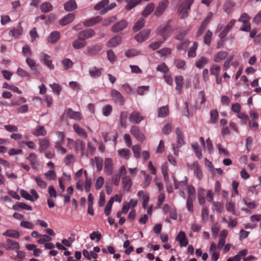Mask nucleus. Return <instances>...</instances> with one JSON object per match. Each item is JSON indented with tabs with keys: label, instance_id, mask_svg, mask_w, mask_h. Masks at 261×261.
<instances>
[{
	"label": "nucleus",
	"instance_id": "nucleus-52",
	"mask_svg": "<svg viewBox=\"0 0 261 261\" xmlns=\"http://www.w3.org/2000/svg\"><path fill=\"white\" fill-rule=\"evenodd\" d=\"M117 20L116 16H113L111 17L105 19L102 22V25L103 26H109L111 23L115 22Z\"/></svg>",
	"mask_w": 261,
	"mask_h": 261
},
{
	"label": "nucleus",
	"instance_id": "nucleus-21",
	"mask_svg": "<svg viewBox=\"0 0 261 261\" xmlns=\"http://www.w3.org/2000/svg\"><path fill=\"white\" fill-rule=\"evenodd\" d=\"M64 7L66 11H72L76 9L77 4L75 1L70 0L64 4Z\"/></svg>",
	"mask_w": 261,
	"mask_h": 261
},
{
	"label": "nucleus",
	"instance_id": "nucleus-32",
	"mask_svg": "<svg viewBox=\"0 0 261 261\" xmlns=\"http://www.w3.org/2000/svg\"><path fill=\"white\" fill-rule=\"evenodd\" d=\"M155 6L153 3H150L147 5L145 9L142 13L144 17H146L149 15L154 9Z\"/></svg>",
	"mask_w": 261,
	"mask_h": 261
},
{
	"label": "nucleus",
	"instance_id": "nucleus-59",
	"mask_svg": "<svg viewBox=\"0 0 261 261\" xmlns=\"http://www.w3.org/2000/svg\"><path fill=\"white\" fill-rule=\"evenodd\" d=\"M127 118V113L126 112H121L120 116L121 125L123 127L126 126V119Z\"/></svg>",
	"mask_w": 261,
	"mask_h": 261
},
{
	"label": "nucleus",
	"instance_id": "nucleus-62",
	"mask_svg": "<svg viewBox=\"0 0 261 261\" xmlns=\"http://www.w3.org/2000/svg\"><path fill=\"white\" fill-rule=\"evenodd\" d=\"M90 238L91 240L96 239L97 241L99 242L101 240L102 236L99 231H93L90 234Z\"/></svg>",
	"mask_w": 261,
	"mask_h": 261
},
{
	"label": "nucleus",
	"instance_id": "nucleus-3",
	"mask_svg": "<svg viewBox=\"0 0 261 261\" xmlns=\"http://www.w3.org/2000/svg\"><path fill=\"white\" fill-rule=\"evenodd\" d=\"M130 132L131 134L139 141L142 142L144 139L145 136L143 133L141 132L138 127L137 126H132Z\"/></svg>",
	"mask_w": 261,
	"mask_h": 261
},
{
	"label": "nucleus",
	"instance_id": "nucleus-33",
	"mask_svg": "<svg viewBox=\"0 0 261 261\" xmlns=\"http://www.w3.org/2000/svg\"><path fill=\"white\" fill-rule=\"evenodd\" d=\"M169 111L167 106H163L158 109V116L159 117H165L169 115Z\"/></svg>",
	"mask_w": 261,
	"mask_h": 261
},
{
	"label": "nucleus",
	"instance_id": "nucleus-24",
	"mask_svg": "<svg viewBox=\"0 0 261 261\" xmlns=\"http://www.w3.org/2000/svg\"><path fill=\"white\" fill-rule=\"evenodd\" d=\"M175 133L177 135V147H180L184 144L183 135L181 130L179 128H176Z\"/></svg>",
	"mask_w": 261,
	"mask_h": 261
},
{
	"label": "nucleus",
	"instance_id": "nucleus-30",
	"mask_svg": "<svg viewBox=\"0 0 261 261\" xmlns=\"http://www.w3.org/2000/svg\"><path fill=\"white\" fill-rule=\"evenodd\" d=\"M3 235L6 237L18 239L20 237L19 232L14 229H9L3 233Z\"/></svg>",
	"mask_w": 261,
	"mask_h": 261
},
{
	"label": "nucleus",
	"instance_id": "nucleus-1",
	"mask_svg": "<svg viewBox=\"0 0 261 261\" xmlns=\"http://www.w3.org/2000/svg\"><path fill=\"white\" fill-rule=\"evenodd\" d=\"M193 2L194 0H185L182 3L178 10V13L181 15V18L184 19L188 17V11Z\"/></svg>",
	"mask_w": 261,
	"mask_h": 261
},
{
	"label": "nucleus",
	"instance_id": "nucleus-57",
	"mask_svg": "<svg viewBox=\"0 0 261 261\" xmlns=\"http://www.w3.org/2000/svg\"><path fill=\"white\" fill-rule=\"evenodd\" d=\"M218 113L217 110L214 109L211 111V120L212 123H215L218 121Z\"/></svg>",
	"mask_w": 261,
	"mask_h": 261
},
{
	"label": "nucleus",
	"instance_id": "nucleus-53",
	"mask_svg": "<svg viewBox=\"0 0 261 261\" xmlns=\"http://www.w3.org/2000/svg\"><path fill=\"white\" fill-rule=\"evenodd\" d=\"M20 194L21 196L27 200H30L32 202L35 201V199L32 196H31L29 193L23 190H21Z\"/></svg>",
	"mask_w": 261,
	"mask_h": 261
},
{
	"label": "nucleus",
	"instance_id": "nucleus-25",
	"mask_svg": "<svg viewBox=\"0 0 261 261\" xmlns=\"http://www.w3.org/2000/svg\"><path fill=\"white\" fill-rule=\"evenodd\" d=\"M39 150L42 152L43 150L46 149L50 146V142L46 138L40 139L39 141Z\"/></svg>",
	"mask_w": 261,
	"mask_h": 261
},
{
	"label": "nucleus",
	"instance_id": "nucleus-55",
	"mask_svg": "<svg viewBox=\"0 0 261 261\" xmlns=\"http://www.w3.org/2000/svg\"><path fill=\"white\" fill-rule=\"evenodd\" d=\"M220 71V67L217 65H213L212 66L210 69V73L212 75H214L215 76L219 75V73Z\"/></svg>",
	"mask_w": 261,
	"mask_h": 261
},
{
	"label": "nucleus",
	"instance_id": "nucleus-23",
	"mask_svg": "<svg viewBox=\"0 0 261 261\" xmlns=\"http://www.w3.org/2000/svg\"><path fill=\"white\" fill-rule=\"evenodd\" d=\"M74 18V15L73 13H69L61 19L60 23L62 25H65L72 22Z\"/></svg>",
	"mask_w": 261,
	"mask_h": 261
},
{
	"label": "nucleus",
	"instance_id": "nucleus-31",
	"mask_svg": "<svg viewBox=\"0 0 261 261\" xmlns=\"http://www.w3.org/2000/svg\"><path fill=\"white\" fill-rule=\"evenodd\" d=\"M175 81L176 85V89L180 93L184 85V79L182 76L178 75L175 76Z\"/></svg>",
	"mask_w": 261,
	"mask_h": 261
},
{
	"label": "nucleus",
	"instance_id": "nucleus-34",
	"mask_svg": "<svg viewBox=\"0 0 261 261\" xmlns=\"http://www.w3.org/2000/svg\"><path fill=\"white\" fill-rule=\"evenodd\" d=\"M228 56V53L225 51H221L217 54L214 58V61L216 62H220L222 60L225 59Z\"/></svg>",
	"mask_w": 261,
	"mask_h": 261
},
{
	"label": "nucleus",
	"instance_id": "nucleus-15",
	"mask_svg": "<svg viewBox=\"0 0 261 261\" xmlns=\"http://www.w3.org/2000/svg\"><path fill=\"white\" fill-rule=\"evenodd\" d=\"M40 58L49 68L50 69L54 68V65L52 64V61L50 59V56L44 53H41L40 54Z\"/></svg>",
	"mask_w": 261,
	"mask_h": 261
},
{
	"label": "nucleus",
	"instance_id": "nucleus-6",
	"mask_svg": "<svg viewBox=\"0 0 261 261\" xmlns=\"http://www.w3.org/2000/svg\"><path fill=\"white\" fill-rule=\"evenodd\" d=\"M144 119V116L137 111H133L129 116L130 122L136 124L139 123Z\"/></svg>",
	"mask_w": 261,
	"mask_h": 261
},
{
	"label": "nucleus",
	"instance_id": "nucleus-35",
	"mask_svg": "<svg viewBox=\"0 0 261 261\" xmlns=\"http://www.w3.org/2000/svg\"><path fill=\"white\" fill-rule=\"evenodd\" d=\"M198 47V43L196 42L193 43V45L189 48L188 53L189 57L194 58L196 56V50Z\"/></svg>",
	"mask_w": 261,
	"mask_h": 261
},
{
	"label": "nucleus",
	"instance_id": "nucleus-43",
	"mask_svg": "<svg viewBox=\"0 0 261 261\" xmlns=\"http://www.w3.org/2000/svg\"><path fill=\"white\" fill-rule=\"evenodd\" d=\"M192 148L195 152L196 156L199 159H201L202 157L201 149L199 148L198 143L196 142L192 144Z\"/></svg>",
	"mask_w": 261,
	"mask_h": 261
},
{
	"label": "nucleus",
	"instance_id": "nucleus-64",
	"mask_svg": "<svg viewBox=\"0 0 261 261\" xmlns=\"http://www.w3.org/2000/svg\"><path fill=\"white\" fill-rule=\"evenodd\" d=\"M104 184V178L102 176H99L96 180L95 187L96 190H99Z\"/></svg>",
	"mask_w": 261,
	"mask_h": 261
},
{
	"label": "nucleus",
	"instance_id": "nucleus-19",
	"mask_svg": "<svg viewBox=\"0 0 261 261\" xmlns=\"http://www.w3.org/2000/svg\"><path fill=\"white\" fill-rule=\"evenodd\" d=\"M66 114L70 119L75 120H81L82 119L81 114L79 112H74L71 108H69L66 112Z\"/></svg>",
	"mask_w": 261,
	"mask_h": 261
},
{
	"label": "nucleus",
	"instance_id": "nucleus-17",
	"mask_svg": "<svg viewBox=\"0 0 261 261\" xmlns=\"http://www.w3.org/2000/svg\"><path fill=\"white\" fill-rule=\"evenodd\" d=\"M121 37L119 36H116L110 39L107 43V45L109 47H114L119 45L121 41Z\"/></svg>",
	"mask_w": 261,
	"mask_h": 261
},
{
	"label": "nucleus",
	"instance_id": "nucleus-56",
	"mask_svg": "<svg viewBox=\"0 0 261 261\" xmlns=\"http://www.w3.org/2000/svg\"><path fill=\"white\" fill-rule=\"evenodd\" d=\"M226 209L227 211L232 213L233 215H236L235 212V205L233 203L227 201L226 203Z\"/></svg>",
	"mask_w": 261,
	"mask_h": 261
},
{
	"label": "nucleus",
	"instance_id": "nucleus-27",
	"mask_svg": "<svg viewBox=\"0 0 261 261\" xmlns=\"http://www.w3.org/2000/svg\"><path fill=\"white\" fill-rule=\"evenodd\" d=\"M13 208L15 211H20V210L22 209L29 211L32 210V207L31 206L23 202H18L13 205Z\"/></svg>",
	"mask_w": 261,
	"mask_h": 261
},
{
	"label": "nucleus",
	"instance_id": "nucleus-47",
	"mask_svg": "<svg viewBox=\"0 0 261 261\" xmlns=\"http://www.w3.org/2000/svg\"><path fill=\"white\" fill-rule=\"evenodd\" d=\"M113 202L114 198H111L105 207V214L107 216H109L111 213V207L113 203Z\"/></svg>",
	"mask_w": 261,
	"mask_h": 261
},
{
	"label": "nucleus",
	"instance_id": "nucleus-51",
	"mask_svg": "<svg viewBox=\"0 0 261 261\" xmlns=\"http://www.w3.org/2000/svg\"><path fill=\"white\" fill-rule=\"evenodd\" d=\"M132 148L134 154V156L137 159L140 158L141 152L140 146L138 145H135L132 146Z\"/></svg>",
	"mask_w": 261,
	"mask_h": 261
},
{
	"label": "nucleus",
	"instance_id": "nucleus-2",
	"mask_svg": "<svg viewBox=\"0 0 261 261\" xmlns=\"http://www.w3.org/2000/svg\"><path fill=\"white\" fill-rule=\"evenodd\" d=\"M168 4V0H162L155 10L154 15L156 16H160L164 12Z\"/></svg>",
	"mask_w": 261,
	"mask_h": 261
},
{
	"label": "nucleus",
	"instance_id": "nucleus-60",
	"mask_svg": "<svg viewBox=\"0 0 261 261\" xmlns=\"http://www.w3.org/2000/svg\"><path fill=\"white\" fill-rule=\"evenodd\" d=\"M62 63L63 65L64 68L65 70H67L73 66V62L69 59H65L62 60Z\"/></svg>",
	"mask_w": 261,
	"mask_h": 261
},
{
	"label": "nucleus",
	"instance_id": "nucleus-40",
	"mask_svg": "<svg viewBox=\"0 0 261 261\" xmlns=\"http://www.w3.org/2000/svg\"><path fill=\"white\" fill-rule=\"evenodd\" d=\"M34 135L36 136H44L46 135V130L43 126H38L34 132Z\"/></svg>",
	"mask_w": 261,
	"mask_h": 261
},
{
	"label": "nucleus",
	"instance_id": "nucleus-18",
	"mask_svg": "<svg viewBox=\"0 0 261 261\" xmlns=\"http://www.w3.org/2000/svg\"><path fill=\"white\" fill-rule=\"evenodd\" d=\"M37 156L35 153H31L28 157V160L29 161L33 169H37L39 166V162L37 160Z\"/></svg>",
	"mask_w": 261,
	"mask_h": 261
},
{
	"label": "nucleus",
	"instance_id": "nucleus-61",
	"mask_svg": "<svg viewBox=\"0 0 261 261\" xmlns=\"http://www.w3.org/2000/svg\"><path fill=\"white\" fill-rule=\"evenodd\" d=\"M45 177L48 180H55L56 178L57 175L54 170H49L44 174Z\"/></svg>",
	"mask_w": 261,
	"mask_h": 261
},
{
	"label": "nucleus",
	"instance_id": "nucleus-41",
	"mask_svg": "<svg viewBox=\"0 0 261 261\" xmlns=\"http://www.w3.org/2000/svg\"><path fill=\"white\" fill-rule=\"evenodd\" d=\"M40 9L42 12L47 13L52 10L53 6L50 3L45 2L41 5Z\"/></svg>",
	"mask_w": 261,
	"mask_h": 261
},
{
	"label": "nucleus",
	"instance_id": "nucleus-20",
	"mask_svg": "<svg viewBox=\"0 0 261 261\" xmlns=\"http://www.w3.org/2000/svg\"><path fill=\"white\" fill-rule=\"evenodd\" d=\"M102 18L99 16H97L91 18L89 19L86 20L84 22V25L85 27H91L100 22Z\"/></svg>",
	"mask_w": 261,
	"mask_h": 261
},
{
	"label": "nucleus",
	"instance_id": "nucleus-36",
	"mask_svg": "<svg viewBox=\"0 0 261 261\" xmlns=\"http://www.w3.org/2000/svg\"><path fill=\"white\" fill-rule=\"evenodd\" d=\"M74 131L80 136L86 138L87 134L86 131L77 124H74L73 126Z\"/></svg>",
	"mask_w": 261,
	"mask_h": 261
},
{
	"label": "nucleus",
	"instance_id": "nucleus-14",
	"mask_svg": "<svg viewBox=\"0 0 261 261\" xmlns=\"http://www.w3.org/2000/svg\"><path fill=\"white\" fill-rule=\"evenodd\" d=\"M113 161L110 158H106L105 160L104 171L108 175H111L113 172Z\"/></svg>",
	"mask_w": 261,
	"mask_h": 261
},
{
	"label": "nucleus",
	"instance_id": "nucleus-46",
	"mask_svg": "<svg viewBox=\"0 0 261 261\" xmlns=\"http://www.w3.org/2000/svg\"><path fill=\"white\" fill-rule=\"evenodd\" d=\"M22 28L20 25H19V28L17 29H14L10 31L9 34L10 35L14 37H17L18 36L21 35L22 34Z\"/></svg>",
	"mask_w": 261,
	"mask_h": 261
},
{
	"label": "nucleus",
	"instance_id": "nucleus-42",
	"mask_svg": "<svg viewBox=\"0 0 261 261\" xmlns=\"http://www.w3.org/2000/svg\"><path fill=\"white\" fill-rule=\"evenodd\" d=\"M145 24V21L143 18H140L138 19L137 22L135 23L133 27V30L134 31H138L141 29Z\"/></svg>",
	"mask_w": 261,
	"mask_h": 261
},
{
	"label": "nucleus",
	"instance_id": "nucleus-50",
	"mask_svg": "<svg viewBox=\"0 0 261 261\" xmlns=\"http://www.w3.org/2000/svg\"><path fill=\"white\" fill-rule=\"evenodd\" d=\"M188 197V198L190 197L192 199H195L196 198V191L194 187L191 185H189L187 186Z\"/></svg>",
	"mask_w": 261,
	"mask_h": 261
},
{
	"label": "nucleus",
	"instance_id": "nucleus-45",
	"mask_svg": "<svg viewBox=\"0 0 261 261\" xmlns=\"http://www.w3.org/2000/svg\"><path fill=\"white\" fill-rule=\"evenodd\" d=\"M86 45V42L83 40H80L79 38L74 40L72 43L73 47L75 49L82 48Z\"/></svg>",
	"mask_w": 261,
	"mask_h": 261
},
{
	"label": "nucleus",
	"instance_id": "nucleus-22",
	"mask_svg": "<svg viewBox=\"0 0 261 261\" xmlns=\"http://www.w3.org/2000/svg\"><path fill=\"white\" fill-rule=\"evenodd\" d=\"M208 58L202 56L195 62V66L199 69H201L208 63Z\"/></svg>",
	"mask_w": 261,
	"mask_h": 261
},
{
	"label": "nucleus",
	"instance_id": "nucleus-16",
	"mask_svg": "<svg viewBox=\"0 0 261 261\" xmlns=\"http://www.w3.org/2000/svg\"><path fill=\"white\" fill-rule=\"evenodd\" d=\"M122 184L124 190L128 192L132 185V181L128 176L122 177Z\"/></svg>",
	"mask_w": 261,
	"mask_h": 261
},
{
	"label": "nucleus",
	"instance_id": "nucleus-58",
	"mask_svg": "<svg viewBox=\"0 0 261 261\" xmlns=\"http://www.w3.org/2000/svg\"><path fill=\"white\" fill-rule=\"evenodd\" d=\"M51 238L47 234L41 235L40 239L37 241L39 244H43L46 242H49L51 240Z\"/></svg>",
	"mask_w": 261,
	"mask_h": 261
},
{
	"label": "nucleus",
	"instance_id": "nucleus-13",
	"mask_svg": "<svg viewBox=\"0 0 261 261\" xmlns=\"http://www.w3.org/2000/svg\"><path fill=\"white\" fill-rule=\"evenodd\" d=\"M111 94L113 99L120 105H123L124 100L121 94L117 90L113 89L111 91Z\"/></svg>",
	"mask_w": 261,
	"mask_h": 261
},
{
	"label": "nucleus",
	"instance_id": "nucleus-10",
	"mask_svg": "<svg viewBox=\"0 0 261 261\" xmlns=\"http://www.w3.org/2000/svg\"><path fill=\"white\" fill-rule=\"evenodd\" d=\"M176 240L179 243L180 247H186L188 244V241L184 231H180L176 237Z\"/></svg>",
	"mask_w": 261,
	"mask_h": 261
},
{
	"label": "nucleus",
	"instance_id": "nucleus-39",
	"mask_svg": "<svg viewBox=\"0 0 261 261\" xmlns=\"http://www.w3.org/2000/svg\"><path fill=\"white\" fill-rule=\"evenodd\" d=\"M102 70V68H98L96 67H94L89 69V73L90 75L93 77L99 76Z\"/></svg>",
	"mask_w": 261,
	"mask_h": 261
},
{
	"label": "nucleus",
	"instance_id": "nucleus-49",
	"mask_svg": "<svg viewBox=\"0 0 261 261\" xmlns=\"http://www.w3.org/2000/svg\"><path fill=\"white\" fill-rule=\"evenodd\" d=\"M109 3V0H102L94 6V9L99 10L102 8H106Z\"/></svg>",
	"mask_w": 261,
	"mask_h": 261
},
{
	"label": "nucleus",
	"instance_id": "nucleus-29",
	"mask_svg": "<svg viewBox=\"0 0 261 261\" xmlns=\"http://www.w3.org/2000/svg\"><path fill=\"white\" fill-rule=\"evenodd\" d=\"M26 62H27L28 65L30 66V67L32 69V70L34 72V73L36 74H39V71L38 70V69L37 68V65H36V63L34 60H33L31 58H28L26 59Z\"/></svg>",
	"mask_w": 261,
	"mask_h": 261
},
{
	"label": "nucleus",
	"instance_id": "nucleus-44",
	"mask_svg": "<svg viewBox=\"0 0 261 261\" xmlns=\"http://www.w3.org/2000/svg\"><path fill=\"white\" fill-rule=\"evenodd\" d=\"M118 154L121 158L128 160L129 158L130 152L127 149H121L118 151Z\"/></svg>",
	"mask_w": 261,
	"mask_h": 261
},
{
	"label": "nucleus",
	"instance_id": "nucleus-4",
	"mask_svg": "<svg viewBox=\"0 0 261 261\" xmlns=\"http://www.w3.org/2000/svg\"><path fill=\"white\" fill-rule=\"evenodd\" d=\"M95 32L92 29H86L84 31L80 32L77 37L81 40H85L95 35Z\"/></svg>",
	"mask_w": 261,
	"mask_h": 261
},
{
	"label": "nucleus",
	"instance_id": "nucleus-38",
	"mask_svg": "<svg viewBox=\"0 0 261 261\" xmlns=\"http://www.w3.org/2000/svg\"><path fill=\"white\" fill-rule=\"evenodd\" d=\"M34 180L36 182L37 186L41 189H45L47 186L46 182L43 180L39 176H35Z\"/></svg>",
	"mask_w": 261,
	"mask_h": 261
},
{
	"label": "nucleus",
	"instance_id": "nucleus-5",
	"mask_svg": "<svg viewBox=\"0 0 261 261\" xmlns=\"http://www.w3.org/2000/svg\"><path fill=\"white\" fill-rule=\"evenodd\" d=\"M127 25V22L125 19H122L115 23L111 28V30L114 33L122 31Z\"/></svg>",
	"mask_w": 261,
	"mask_h": 261
},
{
	"label": "nucleus",
	"instance_id": "nucleus-37",
	"mask_svg": "<svg viewBox=\"0 0 261 261\" xmlns=\"http://www.w3.org/2000/svg\"><path fill=\"white\" fill-rule=\"evenodd\" d=\"M142 0H126L127 5L125 6L127 10H130L141 2Z\"/></svg>",
	"mask_w": 261,
	"mask_h": 261
},
{
	"label": "nucleus",
	"instance_id": "nucleus-7",
	"mask_svg": "<svg viewBox=\"0 0 261 261\" xmlns=\"http://www.w3.org/2000/svg\"><path fill=\"white\" fill-rule=\"evenodd\" d=\"M170 25L168 22L160 25L158 28V34L161 35L164 40H166L169 36L167 32L170 29Z\"/></svg>",
	"mask_w": 261,
	"mask_h": 261
},
{
	"label": "nucleus",
	"instance_id": "nucleus-9",
	"mask_svg": "<svg viewBox=\"0 0 261 261\" xmlns=\"http://www.w3.org/2000/svg\"><path fill=\"white\" fill-rule=\"evenodd\" d=\"M4 246L8 250L18 249L20 248L19 244L17 242L10 239H7L6 243Z\"/></svg>",
	"mask_w": 261,
	"mask_h": 261
},
{
	"label": "nucleus",
	"instance_id": "nucleus-48",
	"mask_svg": "<svg viewBox=\"0 0 261 261\" xmlns=\"http://www.w3.org/2000/svg\"><path fill=\"white\" fill-rule=\"evenodd\" d=\"M213 33L212 32L208 30L205 35L204 36V43L207 45H210L211 42V39L212 37Z\"/></svg>",
	"mask_w": 261,
	"mask_h": 261
},
{
	"label": "nucleus",
	"instance_id": "nucleus-26",
	"mask_svg": "<svg viewBox=\"0 0 261 261\" xmlns=\"http://www.w3.org/2000/svg\"><path fill=\"white\" fill-rule=\"evenodd\" d=\"M85 143L80 139L76 140L75 142V149L76 152L80 151L81 155H84V150L85 149Z\"/></svg>",
	"mask_w": 261,
	"mask_h": 261
},
{
	"label": "nucleus",
	"instance_id": "nucleus-54",
	"mask_svg": "<svg viewBox=\"0 0 261 261\" xmlns=\"http://www.w3.org/2000/svg\"><path fill=\"white\" fill-rule=\"evenodd\" d=\"M174 64L177 68L185 69L186 62L184 60L181 59H176L174 61Z\"/></svg>",
	"mask_w": 261,
	"mask_h": 261
},
{
	"label": "nucleus",
	"instance_id": "nucleus-12",
	"mask_svg": "<svg viewBox=\"0 0 261 261\" xmlns=\"http://www.w3.org/2000/svg\"><path fill=\"white\" fill-rule=\"evenodd\" d=\"M102 48L99 45H94L87 47L86 53L89 56H95L101 50Z\"/></svg>",
	"mask_w": 261,
	"mask_h": 261
},
{
	"label": "nucleus",
	"instance_id": "nucleus-63",
	"mask_svg": "<svg viewBox=\"0 0 261 261\" xmlns=\"http://www.w3.org/2000/svg\"><path fill=\"white\" fill-rule=\"evenodd\" d=\"M158 53L161 56H166L171 53V49L169 48L165 47L158 51Z\"/></svg>",
	"mask_w": 261,
	"mask_h": 261
},
{
	"label": "nucleus",
	"instance_id": "nucleus-11",
	"mask_svg": "<svg viewBox=\"0 0 261 261\" xmlns=\"http://www.w3.org/2000/svg\"><path fill=\"white\" fill-rule=\"evenodd\" d=\"M188 166L191 169H192V167H194V172L195 175L196 176L197 178L200 180L202 177V171L200 169V166H199L198 163L197 162H194L192 165L188 164Z\"/></svg>",
	"mask_w": 261,
	"mask_h": 261
},
{
	"label": "nucleus",
	"instance_id": "nucleus-8",
	"mask_svg": "<svg viewBox=\"0 0 261 261\" xmlns=\"http://www.w3.org/2000/svg\"><path fill=\"white\" fill-rule=\"evenodd\" d=\"M150 30L149 29H145L139 32L135 37V39L139 42H142L146 40L149 36Z\"/></svg>",
	"mask_w": 261,
	"mask_h": 261
},
{
	"label": "nucleus",
	"instance_id": "nucleus-28",
	"mask_svg": "<svg viewBox=\"0 0 261 261\" xmlns=\"http://www.w3.org/2000/svg\"><path fill=\"white\" fill-rule=\"evenodd\" d=\"M60 34L58 31H54L50 33L48 37V41L52 44L55 43L60 38Z\"/></svg>",
	"mask_w": 261,
	"mask_h": 261
}]
</instances>
